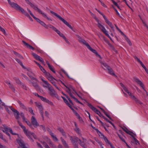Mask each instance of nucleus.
Wrapping results in <instances>:
<instances>
[{"label": "nucleus", "instance_id": "1", "mask_svg": "<svg viewBox=\"0 0 148 148\" xmlns=\"http://www.w3.org/2000/svg\"><path fill=\"white\" fill-rule=\"evenodd\" d=\"M69 138L71 141V143L73 145L75 146V148H79L78 147L77 142L80 144L83 148H87L85 146V143L86 142V140L84 138H82L83 141L79 139L78 138L75 137L74 138L71 136H69Z\"/></svg>", "mask_w": 148, "mask_h": 148}, {"label": "nucleus", "instance_id": "2", "mask_svg": "<svg viewBox=\"0 0 148 148\" xmlns=\"http://www.w3.org/2000/svg\"><path fill=\"white\" fill-rule=\"evenodd\" d=\"M18 122L19 125L23 130L25 134H26L29 138L30 139L32 140L31 138L32 136H33L35 139L37 138L36 136L34 133L29 131L26 129V127L23 125L22 123H20L19 121H18Z\"/></svg>", "mask_w": 148, "mask_h": 148}, {"label": "nucleus", "instance_id": "3", "mask_svg": "<svg viewBox=\"0 0 148 148\" xmlns=\"http://www.w3.org/2000/svg\"><path fill=\"white\" fill-rule=\"evenodd\" d=\"M120 85L123 88V89L125 92L128 93L132 99L135 101L137 103H139L140 102L139 100L137 99L131 92H129L128 89L122 83H120Z\"/></svg>", "mask_w": 148, "mask_h": 148}, {"label": "nucleus", "instance_id": "4", "mask_svg": "<svg viewBox=\"0 0 148 148\" xmlns=\"http://www.w3.org/2000/svg\"><path fill=\"white\" fill-rule=\"evenodd\" d=\"M50 12L53 14H54L57 18H58L60 20L62 21L64 24L68 26L69 28L71 29L73 31V27L70 25L69 23L64 18H62L60 16L57 14L56 13L53 12L52 11H50Z\"/></svg>", "mask_w": 148, "mask_h": 148}, {"label": "nucleus", "instance_id": "5", "mask_svg": "<svg viewBox=\"0 0 148 148\" xmlns=\"http://www.w3.org/2000/svg\"><path fill=\"white\" fill-rule=\"evenodd\" d=\"M13 8L18 11L21 12L28 18L30 16L28 13L25 12L22 8L19 6L17 4L15 5Z\"/></svg>", "mask_w": 148, "mask_h": 148}, {"label": "nucleus", "instance_id": "6", "mask_svg": "<svg viewBox=\"0 0 148 148\" xmlns=\"http://www.w3.org/2000/svg\"><path fill=\"white\" fill-rule=\"evenodd\" d=\"M0 129L4 133L7 131H9L13 135H17L16 133H14L12 129L10 128L7 127L4 125L1 126L0 127Z\"/></svg>", "mask_w": 148, "mask_h": 148}, {"label": "nucleus", "instance_id": "7", "mask_svg": "<svg viewBox=\"0 0 148 148\" xmlns=\"http://www.w3.org/2000/svg\"><path fill=\"white\" fill-rule=\"evenodd\" d=\"M48 89L49 90V93L52 97H55L58 100L60 99L59 97L52 86L49 88Z\"/></svg>", "mask_w": 148, "mask_h": 148}, {"label": "nucleus", "instance_id": "8", "mask_svg": "<svg viewBox=\"0 0 148 148\" xmlns=\"http://www.w3.org/2000/svg\"><path fill=\"white\" fill-rule=\"evenodd\" d=\"M101 64L105 67L108 71L110 75L116 76V75L114 73L112 69L110 68L108 64L106 63H103V62L101 63Z\"/></svg>", "mask_w": 148, "mask_h": 148}, {"label": "nucleus", "instance_id": "9", "mask_svg": "<svg viewBox=\"0 0 148 148\" xmlns=\"http://www.w3.org/2000/svg\"><path fill=\"white\" fill-rule=\"evenodd\" d=\"M35 103L36 106L38 107L40 112V114L42 116V120L44 119V117L43 116V108L41 104L40 103L35 102Z\"/></svg>", "mask_w": 148, "mask_h": 148}, {"label": "nucleus", "instance_id": "10", "mask_svg": "<svg viewBox=\"0 0 148 148\" xmlns=\"http://www.w3.org/2000/svg\"><path fill=\"white\" fill-rule=\"evenodd\" d=\"M97 26L101 30V31L103 32L107 36H109L108 34V32L106 30L105 27L102 25L100 23H99L97 24Z\"/></svg>", "mask_w": 148, "mask_h": 148}, {"label": "nucleus", "instance_id": "11", "mask_svg": "<svg viewBox=\"0 0 148 148\" xmlns=\"http://www.w3.org/2000/svg\"><path fill=\"white\" fill-rule=\"evenodd\" d=\"M66 88L67 89V91L69 93L71 96V94H72L71 93V91L72 90H73L78 96L80 97V96L77 94V91L75 90V88L72 86H70L69 87L66 86Z\"/></svg>", "mask_w": 148, "mask_h": 148}, {"label": "nucleus", "instance_id": "12", "mask_svg": "<svg viewBox=\"0 0 148 148\" xmlns=\"http://www.w3.org/2000/svg\"><path fill=\"white\" fill-rule=\"evenodd\" d=\"M31 122L32 124L35 127H37L39 126V125L38 122L35 116H32L31 119Z\"/></svg>", "mask_w": 148, "mask_h": 148}, {"label": "nucleus", "instance_id": "13", "mask_svg": "<svg viewBox=\"0 0 148 148\" xmlns=\"http://www.w3.org/2000/svg\"><path fill=\"white\" fill-rule=\"evenodd\" d=\"M32 55L36 59L39 61L42 64H45V62L42 58L41 57L39 56L36 53H32Z\"/></svg>", "mask_w": 148, "mask_h": 148}, {"label": "nucleus", "instance_id": "14", "mask_svg": "<svg viewBox=\"0 0 148 148\" xmlns=\"http://www.w3.org/2000/svg\"><path fill=\"white\" fill-rule=\"evenodd\" d=\"M17 141L19 145L18 148H27L22 140L18 139L17 140Z\"/></svg>", "mask_w": 148, "mask_h": 148}, {"label": "nucleus", "instance_id": "15", "mask_svg": "<svg viewBox=\"0 0 148 148\" xmlns=\"http://www.w3.org/2000/svg\"><path fill=\"white\" fill-rule=\"evenodd\" d=\"M41 79L45 84V85H43V86L44 87L47 88L49 89L51 86V85L49 83L47 80H45L44 77H42L41 78Z\"/></svg>", "mask_w": 148, "mask_h": 148}, {"label": "nucleus", "instance_id": "16", "mask_svg": "<svg viewBox=\"0 0 148 148\" xmlns=\"http://www.w3.org/2000/svg\"><path fill=\"white\" fill-rule=\"evenodd\" d=\"M88 106L94 111L96 114L98 115L100 114V112L95 107L93 106L91 104L88 103Z\"/></svg>", "mask_w": 148, "mask_h": 148}, {"label": "nucleus", "instance_id": "17", "mask_svg": "<svg viewBox=\"0 0 148 148\" xmlns=\"http://www.w3.org/2000/svg\"><path fill=\"white\" fill-rule=\"evenodd\" d=\"M47 74V76L46 77L49 81L51 82V83L52 82H54L55 80H56V79L50 74Z\"/></svg>", "mask_w": 148, "mask_h": 148}, {"label": "nucleus", "instance_id": "18", "mask_svg": "<svg viewBox=\"0 0 148 148\" xmlns=\"http://www.w3.org/2000/svg\"><path fill=\"white\" fill-rule=\"evenodd\" d=\"M58 130L62 133V135L65 138H66L67 137V134L69 136H70L68 134L66 133L64 131V130L61 128H58Z\"/></svg>", "mask_w": 148, "mask_h": 148}, {"label": "nucleus", "instance_id": "19", "mask_svg": "<svg viewBox=\"0 0 148 148\" xmlns=\"http://www.w3.org/2000/svg\"><path fill=\"white\" fill-rule=\"evenodd\" d=\"M88 49L92 52L95 53L97 57H99L100 58H101V56L99 54H98V53L95 50L93 49L92 48H91L90 47V46L89 47Z\"/></svg>", "mask_w": 148, "mask_h": 148}, {"label": "nucleus", "instance_id": "20", "mask_svg": "<svg viewBox=\"0 0 148 148\" xmlns=\"http://www.w3.org/2000/svg\"><path fill=\"white\" fill-rule=\"evenodd\" d=\"M134 80L142 87L144 90L145 91L144 87V85L137 78H135Z\"/></svg>", "mask_w": 148, "mask_h": 148}, {"label": "nucleus", "instance_id": "21", "mask_svg": "<svg viewBox=\"0 0 148 148\" xmlns=\"http://www.w3.org/2000/svg\"><path fill=\"white\" fill-rule=\"evenodd\" d=\"M74 125L75 126V128L74 129V130L75 132L78 133L79 135H81V134L80 132V130L79 128L78 127L77 125L76 122H74Z\"/></svg>", "mask_w": 148, "mask_h": 148}, {"label": "nucleus", "instance_id": "22", "mask_svg": "<svg viewBox=\"0 0 148 148\" xmlns=\"http://www.w3.org/2000/svg\"><path fill=\"white\" fill-rule=\"evenodd\" d=\"M30 6L35 10H37V11L41 14H42V12L39 9L37 6L33 4H31Z\"/></svg>", "mask_w": 148, "mask_h": 148}, {"label": "nucleus", "instance_id": "23", "mask_svg": "<svg viewBox=\"0 0 148 148\" xmlns=\"http://www.w3.org/2000/svg\"><path fill=\"white\" fill-rule=\"evenodd\" d=\"M22 42L29 49H32L33 50H34V47H33L32 46L29 44L28 43L25 42L24 40H22Z\"/></svg>", "mask_w": 148, "mask_h": 148}, {"label": "nucleus", "instance_id": "24", "mask_svg": "<svg viewBox=\"0 0 148 148\" xmlns=\"http://www.w3.org/2000/svg\"><path fill=\"white\" fill-rule=\"evenodd\" d=\"M122 129L123 130L125 131L126 133L127 134L130 135H132L133 132L129 130H128L126 127H125V128H122Z\"/></svg>", "mask_w": 148, "mask_h": 148}, {"label": "nucleus", "instance_id": "25", "mask_svg": "<svg viewBox=\"0 0 148 148\" xmlns=\"http://www.w3.org/2000/svg\"><path fill=\"white\" fill-rule=\"evenodd\" d=\"M40 68L41 70L45 74V75L46 77L47 76L48 74H50L49 73L47 72L45 70V69L43 67H42V66H41Z\"/></svg>", "mask_w": 148, "mask_h": 148}, {"label": "nucleus", "instance_id": "26", "mask_svg": "<svg viewBox=\"0 0 148 148\" xmlns=\"http://www.w3.org/2000/svg\"><path fill=\"white\" fill-rule=\"evenodd\" d=\"M50 135L51 136L53 140L56 141H58V139L57 138L56 135L53 133H51Z\"/></svg>", "mask_w": 148, "mask_h": 148}, {"label": "nucleus", "instance_id": "27", "mask_svg": "<svg viewBox=\"0 0 148 148\" xmlns=\"http://www.w3.org/2000/svg\"><path fill=\"white\" fill-rule=\"evenodd\" d=\"M15 117L17 119H18L19 118V112L17 111L14 113Z\"/></svg>", "mask_w": 148, "mask_h": 148}, {"label": "nucleus", "instance_id": "28", "mask_svg": "<svg viewBox=\"0 0 148 148\" xmlns=\"http://www.w3.org/2000/svg\"><path fill=\"white\" fill-rule=\"evenodd\" d=\"M49 146L52 148H56V146L53 144L51 140L48 143Z\"/></svg>", "mask_w": 148, "mask_h": 148}, {"label": "nucleus", "instance_id": "29", "mask_svg": "<svg viewBox=\"0 0 148 148\" xmlns=\"http://www.w3.org/2000/svg\"><path fill=\"white\" fill-rule=\"evenodd\" d=\"M9 4L13 8H14L15 5H16L17 3H15L14 2H11L10 0H7Z\"/></svg>", "mask_w": 148, "mask_h": 148}, {"label": "nucleus", "instance_id": "30", "mask_svg": "<svg viewBox=\"0 0 148 148\" xmlns=\"http://www.w3.org/2000/svg\"><path fill=\"white\" fill-rule=\"evenodd\" d=\"M47 29H48V27H49V28H51L53 30H54L55 32H56V30H57V29L56 27H54L51 24H49L47 25Z\"/></svg>", "mask_w": 148, "mask_h": 148}, {"label": "nucleus", "instance_id": "31", "mask_svg": "<svg viewBox=\"0 0 148 148\" xmlns=\"http://www.w3.org/2000/svg\"><path fill=\"white\" fill-rule=\"evenodd\" d=\"M56 33L59 35L60 36L62 37L63 38L65 37L64 35L62 33H61L58 30H57L56 31Z\"/></svg>", "mask_w": 148, "mask_h": 148}, {"label": "nucleus", "instance_id": "32", "mask_svg": "<svg viewBox=\"0 0 148 148\" xmlns=\"http://www.w3.org/2000/svg\"><path fill=\"white\" fill-rule=\"evenodd\" d=\"M13 79L19 85H20L21 83L18 78L17 77H14Z\"/></svg>", "mask_w": 148, "mask_h": 148}, {"label": "nucleus", "instance_id": "33", "mask_svg": "<svg viewBox=\"0 0 148 148\" xmlns=\"http://www.w3.org/2000/svg\"><path fill=\"white\" fill-rule=\"evenodd\" d=\"M46 103H47L51 107L54 106V105L53 104V103L52 101H50V100H49L48 99L46 101Z\"/></svg>", "mask_w": 148, "mask_h": 148}, {"label": "nucleus", "instance_id": "34", "mask_svg": "<svg viewBox=\"0 0 148 148\" xmlns=\"http://www.w3.org/2000/svg\"><path fill=\"white\" fill-rule=\"evenodd\" d=\"M19 85H20L21 86V87L23 89L26 90H27L28 88L24 84L21 82Z\"/></svg>", "mask_w": 148, "mask_h": 148}, {"label": "nucleus", "instance_id": "35", "mask_svg": "<svg viewBox=\"0 0 148 148\" xmlns=\"http://www.w3.org/2000/svg\"><path fill=\"white\" fill-rule=\"evenodd\" d=\"M5 105V103L3 102L0 98V109H3L2 106H4Z\"/></svg>", "mask_w": 148, "mask_h": 148}, {"label": "nucleus", "instance_id": "36", "mask_svg": "<svg viewBox=\"0 0 148 148\" xmlns=\"http://www.w3.org/2000/svg\"><path fill=\"white\" fill-rule=\"evenodd\" d=\"M92 16L95 19V21L98 23V24H99V23H100L99 22V19L96 17V16L94 14L92 13Z\"/></svg>", "mask_w": 148, "mask_h": 148}, {"label": "nucleus", "instance_id": "37", "mask_svg": "<svg viewBox=\"0 0 148 148\" xmlns=\"http://www.w3.org/2000/svg\"><path fill=\"white\" fill-rule=\"evenodd\" d=\"M81 43H83V44L85 45L88 48L90 46V45L84 40H83L82 42H81Z\"/></svg>", "mask_w": 148, "mask_h": 148}, {"label": "nucleus", "instance_id": "38", "mask_svg": "<svg viewBox=\"0 0 148 148\" xmlns=\"http://www.w3.org/2000/svg\"><path fill=\"white\" fill-rule=\"evenodd\" d=\"M42 16L44 17L45 18H46L49 21H52V20L50 18H49L47 16V15H46V14H45L44 13L42 12Z\"/></svg>", "mask_w": 148, "mask_h": 148}, {"label": "nucleus", "instance_id": "39", "mask_svg": "<svg viewBox=\"0 0 148 148\" xmlns=\"http://www.w3.org/2000/svg\"><path fill=\"white\" fill-rule=\"evenodd\" d=\"M48 67L49 68V69L54 73H56V71L55 70L54 68L52 66L50 65L48 66Z\"/></svg>", "mask_w": 148, "mask_h": 148}, {"label": "nucleus", "instance_id": "40", "mask_svg": "<svg viewBox=\"0 0 148 148\" xmlns=\"http://www.w3.org/2000/svg\"><path fill=\"white\" fill-rule=\"evenodd\" d=\"M40 25L44 27L46 29H47V26L46 24L44 23L43 21H40L39 23Z\"/></svg>", "mask_w": 148, "mask_h": 148}, {"label": "nucleus", "instance_id": "41", "mask_svg": "<svg viewBox=\"0 0 148 148\" xmlns=\"http://www.w3.org/2000/svg\"><path fill=\"white\" fill-rule=\"evenodd\" d=\"M71 97L72 98H73L74 100L76 101V102H77V103H79L80 104H82V103L79 101L75 97H74V96L72 94H71Z\"/></svg>", "mask_w": 148, "mask_h": 148}, {"label": "nucleus", "instance_id": "42", "mask_svg": "<svg viewBox=\"0 0 148 148\" xmlns=\"http://www.w3.org/2000/svg\"><path fill=\"white\" fill-rule=\"evenodd\" d=\"M15 60H16L19 63V64L21 66H22V67L24 68V69H25V67L24 66H23V63H22V62L19 60L18 59H17V58H16L15 59Z\"/></svg>", "mask_w": 148, "mask_h": 148}, {"label": "nucleus", "instance_id": "43", "mask_svg": "<svg viewBox=\"0 0 148 148\" xmlns=\"http://www.w3.org/2000/svg\"><path fill=\"white\" fill-rule=\"evenodd\" d=\"M103 139L104 140L106 143L108 145H110V144H112L110 142L108 141L106 137H105L104 136L103 137Z\"/></svg>", "mask_w": 148, "mask_h": 148}, {"label": "nucleus", "instance_id": "44", "mask_svg": "<svg viewBox=\"0 0 148 148\" xmlns=\"http://www.w3.org/2000/svg\"><path fill=\"white\" fill-rule=\"evenodd\" d=\"M43 139L48 143L51 140L47 136H45L43 137Z\"/></svg>", "mask_w": 148, "mask_h": 148}, {"label": "nucleus", "instance_id": "45", "mask_svg": "<svg viewBox=\"0 0 148 148\" xmlns=\"http://www.w3.org/2000/svg\"><path fill=\"white\" fill-rule=\"evenodd\" d=\"M41 143L43 145V146L45 147V148H50L48 145L44 141L41 142Z\"/></svg>", "mask_w": 148, "mask_h": 148}, {"label": "nucleus", "instance_id": "46", "mask_svg": "<svg viewBox=\"0 0 148 148\" xmlns=\"http://www.w3.org/2000/svg\"><path fill=\"white\" fill-rule=\"evenodd\" d=\"M98 36L99 38H102L105 41H106L107 40L106 38H105V36L102 34H100Z\"/></svg>", "mask_w": 148, "mask_h": 148}, {"label": "nucleus", "instance_id": "47", "mask_svg": "<svg viewBox=\"0 0 148 148\" xmlns=\"http://www.w3.org/2000/svg\"><path fill=\"white\" fill-rule=\"evenodd\" d=\"M18 103L19 104L20 106L23 108H25V106L23 104L21 101H18Z\"/></svg>", "mask_w": 148, "mask_h": 148}, {"label": "nucleus", "instance_id": "48", "mask_svg": "<svg viewBox=\"0 0 148 148\" xmlns=\"http://www.w3.org/2000/svg\"><path fill=\"white\" fill-rule=\"evenodd\" d=\"M39 98L40 99L43 101L46 102L47 99L46 98L40 96L39 97Z\"/></svg>", "mask_w": 148, "mask_h": 148}, {"label": "nucleus", "instance_id": "49", "mask_svg": "<svg viewBox=\"0 0 148 148\" xmlns=\"http://www.w3.org/2000/svg\"><path fill=\"white\" fill-rule=\"evenodd\" d=\"M30 84H32L33 86L36 88H37L38 87V84L34 82H31L30 81Z\"/></svg>", "mask_w": 148, "mask_h": 148}, {"label": "nucleus", "instance_id": "50", "mask_svg": "<svg viewBox=\"0 0 148 148\" xmlns=\"http://www.w3.org/2000/svg\"><path fill=\"white\" fill-rule=\"evenodd\" d=\"M133 139L135 141L136 145H140V143L137 140L135 137H133Z\"/></svg>", "mask_w": 148, "mask_h": 148}, {"label": "nucleus", "instance_id": "51", "mask_svg": "<svg viewBox=\"0 0 148 148\" xmlns=\"http://www.w3.org/2000/svg\"><path fill=\"white\" fill-rule=\"evenodd\" d=\"M125 39L127 41L129 44L130 46H131L132 45V44L130 41V40L126 37H125Z\"/></svg>", "mask_w": 148, "mask_h": 148}, {"label": "nucleus", "instance_id": "52", "mask_svg": "<svg viewBox=\"0 0 148 148\" xmlns=\"http://www.w3.org/2000/svg\"><path fill=\"white\" fill-rule=\"evenodd\" d=\"M117 135L122 140V141L124 143H125V140H124L123 137L121 135L119 134L118 133H117Z\"/></svg>", "mask_w": 148, "mask_h": 148}, {"label": "nucleus", "instance_id": "53", "mask_svg": "<svg viewBox=\"0 0 148 148\" xmlns=\"http://www.w3.org/2000/svg\"><path fill=\"white\" fill-rule=\"evenodd\" d=\"M74 113L78 118L80 120L81 119V117L78 114L77 112L75 111Z\"/></svg>", "mask_w": 148, "mask_h": 148}, {"label": "nucleus", "instance_id": "54", "mask_svg": "<svg viewBox=\"0 0 148 148\" xmlns=\"http://www.w3.org/2000/svg\"><path fill=\"white\" fill-rule=\"evenodd\" d=\"M28 75L30 77L32 78L33 76V74L30 71H29L27 73Z\"/></svg>", "mask_w": 148, "mask_h": 148}, {"label": "nucleus", "instance_id": "55", "mask_svg": "<svg viewBox=\"0 0 148 148\" xmlns=\"http://www.w3.org/2000/svg\"><path fill=\"white\" fill-rule=\"evenodd\" d=\"M103 112L105 114L107 117H108L110 119H111L110 116L107 114L106 112L104 110H103Z\"/></svg>", "mask_w": 148, "mask_h": 148}, {"label": "nucleus", "instance_id": "56", "mask_svg": "<svg viewBox=\"0 0 148 148\" xmlns=\"http://www.w3.org/2000/svg\"><path fill=\"white\" fill-rule=\"evenodd\" d=\"M77 36L78 38V40L79 41V42L81 43V42H82V40H83V39H82V38L78 35H77Z\"/></svg>", "mask_w": 148, "mask_h": 148}, {"label": "nucleus", "instance_id": "57", "mask_svg": "<svg viewBox=\"0 0 148 148\" xmlns=\"http://www.w3.org/2000/svg\"><path fill=\"white\" fill-rule=\"evenodd\" d=\"M26 123H27V125L29 126L30 127H32L31 123L28 120L27 121H26Z\"/></svg>", "mask_w": 148, "mask_h": 148}, {"label": "nucleus", "instance_id": "58", "mask_svg": "<svg viewBox=\"0 0 148 148\" xmlns=\"http://www.w3.org/2000/svg\"><path fill=\"white\" fill-rule=\"evenodd\" d=\"M62 98L63 99L64 101V102L67 104L69 102H68V101H67V100L66 99H65V98L62 96Z\"/></svg>", "mask_w": 148, "mask_h": 148}, {"label": "nucleus", "instance_id": "59", "mask_svg": "<svg viewBox=\"0 0 148 148\" xmlns=\"http://www.w3.org/2000/svg\"><path fill=\"white\" fill-rule=\"evenodd\" d=\"M33 17L36 21L37 22H38L39 23V22L41 20H40L39 18H36L34 16H33Z\"/></svg>", "mask_w": 148, "mask_h": 148}, {"label": "nucleus", "instance_id": "60", "mask_svg": "<svg viewBox=\"0 0 148 148\" xmlns=\"http://www.w3.org/2000/svg\"><path fill=\"white\" fill-rule=\"evenodd\" d=\"M110 27H111L113 31H114V27L113 25H112V24L111 23L109 25Z\"/></svg>", "mask_w": 148, "mask_h": 148}, {"label": "nucleus", "instance_id": "61", "mask_svg": "<svg viewBox=\"0 0 148 148\" xmlns=\"http://www.w3.org/2000/svg\"><path fill=\"white\" fill-rule=\"evenodd\" d=\"M77 94L80 96V97H78L79 98H82V96L83 95V94H82V93L79 92L78 91H77Z\"/></svg>", "mask_w": 148, "mask_h": 148}, {"label": "nucleus", "instance_id": "62", "mask_svg": "<svg viewBox=\"0 0 148 148\" xmlns=\"http://www.w3.org/2000/svg\"><path fill=\"white\" fill-rule=\"evenodd\" d=\"M10 108L11 109V110L14 112V113L17 110L15 109L14 108H13L12 106H10Z\"/></svg>", "mask_w": 148, "mask_h": 148}, {"label": "nucleus", "instance_id": "63", "mask_svg": "<svg viewBox=\"0 0 148 148\" xmlns=\"http://www.w3.org/2000/svg\"><path fill=\"white\" fill-rule=\"evenodd\" d=\"M63 39L65 40L66 42L68 44H70V42L68 41V40L65 37V36L63 38Z\"/></svg>", "mask_w": 148, "mask_h": 148}, {"label": "nucleus", "instance_id": "64", "mask_svg": "<svg viewBox=\"0 0 148 148\" xmlns=\"http://www.w3.org/2000/svg\"><path fill=\"white\" fill-rule=\"evenodd\" d=\"M0 30L2 31L4 34L5 33V31L4 29L0 26Z\"/></svg>", "mask_w": 148, "mask_h": 148}]
</instances>
